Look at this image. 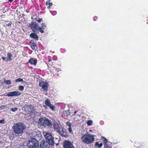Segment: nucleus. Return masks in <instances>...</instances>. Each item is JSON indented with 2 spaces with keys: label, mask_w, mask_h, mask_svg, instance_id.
<instances>
[{
  "label": "nucleus",
  "mask_w": 148,
  "mask_h": 148,
  "mask_svg": "<svg viewBox=\"0 0 148 148\" xmlns=\"http://www.w3.org/2000/svg\"><path fill=\"white\" fill-rule=\"evenodd\" d=\"M41 137L38 135H36L34 138H31L29 140L28 145L29 148H39L38 140L41 139Z\"/></svg>",
  "instance_id": "obj_1"
},
{
  "label": "nucleus",
  "mask_w": 148,
  "mask_h": 148,
  "mask_svg": "<svg viewBox=\"0 0 148 148\" xmlns=\"http://www.w3.org/2000/svg\"><path fill=\"white\" fill-rule=\"evenodd\" d=\"M95 136V135H91L87 132L82 136L81 139L83 143L87 144H90L94 141Z\"/></svg>",
  "instance_id": "obj_2"
},
{
  "label": "nucleus",
  "mask_w": 148,
  "mask_h": 148,
  "mask_svg": "<svg viewBox=\"0 0 148 148\" xmlns=\"http://www.w3.org/2000/svg\"><path fill=\"white\" fill-rule=\"evenodd\" d=\"M26 128V127L22 123H16L12 126L13 131L16 134L19 135L23 132V130Z\"/></svg>",
  "instance_id": "obj_3"
},
{
  "label": "nucleus",
  "mask_w": 148,
  "mask_h": 148,
  "mask_svg": "<svg viewBox=\"0 0 148 148\" xmlns=\"http://www.w3.org/2000/svg\"><path fill=\"white\" fill-rule=\"evenodd\" d=\"M45 137L46 140L48 142L51 144V145H53L54 144H55L56 145H59V143H56V139L58 140V138H55V140H54V137L52 136V135L50 134L48 132L46 133L45 135Z\"/></svg>",
  "instance_id": "obj_4"
},
{
  "label": "nucleus",
  "mask_w": 148,
  "mask_h": 148,
  "mask_svg": "<svg viewBox=\"0 0 148 148\" xmlns=\"http://www.w3.org/2000/svg\"><path fill=\"white\" fill-rule=\"evenodd\" d=\"M38 123L41 126L46 127L50 126L52 124V123L50 120L46 117H44L39 118Z\"/></svg>",
  "instance_id": "obj_5"
},
{
  "label": "nucleus",
  "mask_w": 148,
  "mask_h": 148,
  "mask_svg": "<svg viewBox=\"0 0 148 148\" xmlns=\"http://www.w3.org/2000/svg\"><path fill=\"white\" fill-rule=\"evenodd\" d=\"M29 27L34 33H37L39 26L38 24L35 22L32 21L29 24Z\"/></svg>",
  "instance_id": "obj_6"
},
{
  "label": "nucleus",
  "mask_w": 148,
  "mask_h": 148,
  "mask_svg": "<svg viewBox=\"0 0 148 148\" xmlns=\"http://www.w3.org/2000/svg\"><path fill=\"white\" fill-rule=\"evenodd\" d=\"M57 132L62 137L66 138L69 136L66 129L63 127H61Z\"/></svg>",
  "instance_id": "obj_7"
},
{
  "label": "nucleus",
  "mask_w": 148,
  "mask_h": 148,
  "mask_svg": "<svg viewBox=\"0 0 148 148\" xmlns=\"http://www.w3.org/2000/svg\"><path fill=\"white\" fill-rule=\"evenodd\" d=\"M63 146L64 148H75L73 143L69 140H66L63 142Z\"/></svg>",
  "instance_id": "obj_8"
},
{
  "label": "nucleus",
  "mask_w": 148,
  "mask_h": 148,
  "mask_svg": "<svg viewBox=\"0 0 148 148\" xmlns=\"http://www.w3.org/2000/svg\"><path fill=\"white\" fill-rule=\"evenodd\" d=\"M39 86L42 87L44 91H47L49 86V84L47 82L45 81H41L40 82H39Z\"/></svg>",
  "instance_id": "obj_9"
},
{
  "label": "nucleus",
  "mask_w": 148,
  "mask_h": 148,
  "mask_svg": "<svg viewBox=\"0 0 148 148\" xmlns=\"http://www.w3.org/2000/svg\"><path fill=\"white\" fill-rule=\"evenodd\" d=\"M21 93L19 91H12L8 92L7 95L5 93L4 94V96H8V97L17 96L21 95Z\"/></svg>",
  "instance_id": "obj_10"
},
{
  "label": "nucleus",
  "mask_w": 148,
  "mask_h": 148,
  "mask_svg": "<svg viewBox=\"0 0 148 148\" xmlns=\"http://www.w3.org/2000/svg\"><path fill=\"white\" fill-rule=\"evenodd\" d=\"M51 144L47 140H43L40 142V148H49Z\"/></svg>",
  "instance_id": "obj_11"
},
{
  "label": "nucleus",
  "mask_w": 148,
  "mask_h": 148,
  "mask_svg": "<svg viewBox=\"0 0 148 148\" xmlns=\"http://www.w3.org/2000/svg\"><path fill=\"white\" fill-rule=\"evenodd\" d=\"M45 103L46 106L44 105V107L45 108H47L46 106H48L50 109L53 111H54L55 109V107L50 102V101L48 99H46L45 101Z\"/></svg>",
  "instance_id": "obj_12"
},
{
  "label": "nucleus",
  "mask_w": 148,
  "mask_h": 148,
  "mask_svg": "<svg viewBox=\"0 0 148 148\" xmlns=\"http://www.w3.org/2000/svg\"><path fill=\"white\" fill-rule=\"evenodd\" d=\"M50 126H51L52 128H53L54 130L57 132L60 129V128L61 127L59 126V125L58 123L55 121L53 122V123H52Z\"/></svg>",
  "instance_id": "obj_13"
},
{
  "label": "nucleus",
  "mask_w": 148,
  "mask_h": 148,
  "mask_svg": "<svg viewBox=\"0 0 148 148\" xmlns=\"http://www.w3.org/2000/svg\"><path fill=\"white\" fill-rule=\"evenodd\" d=\"M7 58L3 57H2V60L5 62L9 61H11L12 60V58L13 57L12 54L10 52H8L7 53Z\"/></svg>",
  "instance_id": "obj_14"
},
{
  "label": "nucleus",
  "mask_w": 148,
  "mask_h": 148,
  "mask_svg": "<svg viewBox=\"0 0 148 148\" xmlns=\"http://www.w3.org/2000/svg\"><path fill=\"white\" fill-rule=\"evenodd\" d=\"M31 48L33 50H36L38 49L37 44L33 40H31L29 43Z\"/></svg>",
  "instance_id": "obj_15"
},
{
  "label": "nucleus",
  "mask_w": 148,
  "mask_h": 148,
  "mask_svg": "<svg viewBox=\"0 0 148 148\" xmlns=\"http://www.w3.org/2000/svg\"><path fill=\"white\" fill-rule=\"evenodd\" d=\"M37 60L36 59H34L33 58H31L29 60L28 63H30L31 64H33L36 65L37 63Z\"/></svg>",
  "instance_id": "obj_16"
},
{
  "label": "nucleus",
  "mask_w": 148,
  "mask_h": 148,
  "mask_svg": "<svg viewBox=\"0 0 148 148\" xmlns=\"http://www.w3.org/2000/svg\"><path fill=\"white\" fill-rule=\"evenodd\" d=\"M35 33H32L30 35V37L36 40H38V37Z\"/></svg>",
  "instance_id": "obj_17"
},
{
  "label": "nucleus",
  "mask_w": 148,
  "mask_h": 148,
  "mask_svg": "<svg viewBox=\"0 0 148 148\" xmlns=\"http://www.w3.org/2000/svg\"><path fill=\"white\" fill-rule=\"evenodd\" d=\"M66 124L67 125L69 126V128H68V130L69 132L71 134H73V133L71 127V123L69 122H66Z\"/></svg>",
  "instance_id": "obj_18"
},
{
  "label": "nucleus",
  "mask_w": 148,
  "mask_h": 148,
  "mask_svg": "<svg viewBox=\"0 0 148 148\" xmlns=\"http://www.w3.org/2000/svg\"><path fill=\"white\" fill-rule=\"evenodd\" d=\"M70 114V110H67L65 111V112H64L62 114V116L64 117H68Z\"/></svg>",
  "instance_id": "obj_19"
},
{
  "label": "nucleus",
  "mask_w": 148,
  "mask_h": 148,
  "mask_svg": "<svg viewBox=\"0 0 148 148\" xmlns=\"http://www.w3.org/2000/svg\"><path fill=\"white\" fill-rule=\"evenodd\" d=\"M50 1V0H48V1H46L45 3L46 5H49L47 7V9L48 10H50L51 9V6L53 5L52 3L49 2Z\"/></svg>",
  "instance_id": "obj_20"
},
{
  "label": "nucleus",
  "mask_w": 148,
  "mask_h": 148,
  "mask_svg": "<svg viewBox=\"0 0 148 148\" xmlns=\"http://www.w3.org/2000/svg\"><path fill=\"white\" fill-rule=\"evenodd\" d=\"M103 144L102 143H99V142H96L95 144V146L97 148H101L103 146Z\"/></svg>",
  "instance_id": "obj_21"
},
{
  "label": "nucleus",
  "mask_w": 148,
  "mask_h": 148,
  "mask_svg": "<svg viewBox=\"0 0 148 148\" xmlns=\"http://www.w3.org/2000/svg\"><path fill=\"white\" fill-rule=\"evenodd\" d=\"M81 116L80 115L77 114L76 116L74 118L75 121H79L81 119Z\"/></svg>",
  "instance_id": "obj_22"
},
{
  "label": "nucleus",
  "mask_w": 148,
  "mask_h": 148,
  "mask_svg": "<svg viewBox=\"0 0 148 148\" xmlns=\"http://www.w3.org/2000/svg\"><path fill=\"white\" fill-rule=\"evenodd\" d=\"M101 139L102 140L104 144H107L108 140L105 137L102 136L101 137Z\"/></svg>",
  "instance_id": "obj_23"
},
{
  "label": "nucleus",
  "mask_w": 148,
  "mask_h": 148,
  "mask_svg": "<svg viewBox=\"0 0 148 148\" xmlns=\"http://www.w3.org/2000/svg\"><path fill=\"white\" fill-rule=\"evenodd\" d=\"M49 68V70L51 73H54V72L56 71V69L54 66H52Z\"/></svg>",
  "instance_id": "obj_24"
},
{
  "label": "nucleus",
  "mask_w": 148,
  "mask_h": 148,
  "mask_svg": "<svg viewBox=\"0 0 148 148\" xmlns=\"http://www.w3.org/2000/svg\"><path fill=\"white\" fill-rule=\"evenodd\" d=\"M43 30L44 29H43L41 27H39L38 28V30L36 33H38L39 32L41 34L43 33L44 32Z\"/></svg>",
  "instance_id": "obj_25"
},
{
  "label": "nucleus",
  "mask_w": 148,
  "mask_h": 148,
  "mask_svg": "<svg viewBox=\"0 0 148 148\" xmlns=\"http://www.w3.org/2000/svg\"><path fill=\"white\" fill-rule=\"evenodd\" d=\"M47 27V26L45 23H42L41 24V27L44 30Z\"/></svg>",
  "instance_id": "obj_26"
},
{
  "label": "nucleus",
  "mask_w": 148,
  "mask_h": 148,
  "mask_svg": "<svg viewBox=\"0 0 148 148\" xmlns=\"http://www.w3.org/2000/svg\"><path fill=\"white\" fill-rule=\"evenodd\" d=\"M15 81L16 82H23V79L19 78H18L16 79Z\"/></svg>",
  "instance_id": "obj_27"
},
{
  "label": "nucleus",
  "mask_w": 148,
  "mask_h": 148,
  "mask_svg": "<svg viewBox=\"0 0 148 148\" xmlns=\"http://www.w3.org/2000/svg\"><path fill=\"white\" fill-rule=\"evenodd\" d=\"M93 123L92 121L91 120H88L87 122V123L88 125H92V123Z\"/></svg>",
  "instance_id": "obj_28"
},
{
  "label": "nucleus",
  "mask_w": 148,
  "mask_h": 148,
  "mask_svg": "<svg viewBox=\"0 0 148 148\" xmlns=\"http://www.w3.org/2000/svg\"><path fill=\"white\" fill-rule=\"evenodd\" d=\"M24 87L23 86H20L18 87V89L21 91H23L24 89Z\"/></svg>",
  "instance_id": "obj_29"
},
{
  "label": "nucleus",
  "mask_w": 148,
  "mask_h": 148,
  "mask_svg": "<svg viewBox=\"0 0 148 148\" xmlns=\"http://www.w3.org/2000/svg\"><path fill=\"white\" fill-rule=\"evenodd\" d=\"M5 83L7 85H10L11 84L10 80H5Z\"/></svg>",
  "instance_id": "obj_30"
},
{
  "label": "nucleus",
  "mask_w": 148,
  "mask_h": 148,
  "mask_svg": "<svg viewBox=\"0 0 148 148\" xmlns=\"http://www.w3.org/2000/svg\"><path fill=\"white\" fill-rule=\"evenodd\" d=\"M17 109L18 108L16 107H14L11 108L10 110L12 112H15L16 111Z\"/></svg>",
  "instance_id": "obj_31"
},
{
  "label": "nucleus",
  "mask_w": 148,
  "mask_h": 148,
  "mask_svg": "<svg viewBox=\"0 0 148 148\" xmlns=\"http://www.w3.org/2000/svg\"><path fill=\"white\" fill-rule=\"evenodd\" d=\"M104 148H112L111 146L108 145L107 144H104Z\"/></svg>",
  "instance_id": "obj_32"
},
{
  "label": "nucleus",
  "mask_w": 148,
  "mask_h": 148,
  "mask_svg": "<svg viewBox=\"0 0 148 148\" xmlns=\"http://www.w3.org/2000/svg\"><path fill=\"white\" fill-rule=\"evenodd\" d=\"M35 19L37 21L40 23L41 22L43 21V19L42 18H39L38 19H36V18H35Z\"/></svg>",
  "instance_id": "obj_33"
},
{
  "label": "nucleus",
  "mask_w": 148,
  "mask_h": 148,
  "mask_svg": "<svg viewBox=\"0 0 148 148\" xmlns=\"http://www.w3.org/2000/svg\"><path fill=\"white\" fill-rule=\"evenodd\" d=\"M5 123L4 119H2L0 120V123L4 124Z\"/></svg>",
  "instance_id": "obj_34"
},
{
  "label": "nucleus",
  "mask_w": 148,
  "mask_h": 148,
  "mask_svg": "<svg viewBox=\"0 0 148 148\" xmlns=\"http://www.w3.org/2000/svg\"><path fill=\"white\" fill-rule=\"evenodd\" d=\"M6 107V106H5V105H2L1 106H0V109L1 108L2 109H3Z\"/></svg>",
  "instance_id": "obj_35"
},
{
  "label": "nucleus",
  "mask_w": 148,
  "mask_h": 148,
  "mask_svg": "<svg viewBox=\"0 0 148 148\" xmlns=\"http://www.w3.org/2000/svg\"><path fill=\"white\" fill-rule=\"evenodd\" d=\"M12 22H10L8 24H6V25L7 26H9L11 25Z\"/></svg>",
  "instance_id": "obj_36"
},
{
  "label": "nucleus",
  "mask_w": 148,
  "mask_h": 148,
  "mask_svg": "<svg viewBox=\"0 0 148 148\" xmlns=\"http://www.w3.org/2000/svg\"><path fill=\"white\" fill-rule=\"evenodd\" d=\"M98 19V17L97 16H95L93 17V20L95 21L97 20Z\"/></svg>",
  "instance_id": "obj_37"
},
{
  "label": "nucleus",
  "mask_w": 148,
  "mask_h": 148,
  "mask_svg": "<svg viewBox=\"0 0 148 148\" xmlns=\"http://www.w3.org/2000/svg\"><path fill=\"white\" fill-rule=\"evenodd\" d=\"M5 15L4 14H2L1 15V18H5Z\"/></svg>",
  "instance_id": "obj_38"
},
{
  "label": "nucleus",
  "mask_w": 148,
  "mask_h": 148,
  "mask_svg": "<svg viewBox=\"0 0 148 148\" xmlns=\"http://www.w3.org/2000/svg\"><path fill=\"white\" fill-rule=\"evenodd\" d=\"M56 71L58 72L59 71H61V70L60 69H56Z\"/></svg>",
  "instance_id": "obj_39"
},
{
  "label": "nucleus",
  "mask_w": 148,
  "mask_h": 148,
  "mask_svg": "<svg viewBox=\"0 0 148 148\" xmlns=\"http://www.w3.org/2000/svg\"><path fill=\"white\" fill-rule=\"evenodd\" d=\"M56 143H59V141H60V139L59 140V139H58V140H57V139H56Z\"/></svg>",
  "instance_id": "obj_40"
},
{
  "label": "nucleus",
  "mask_w": 148,
  "mask_h": 148,
  "mask_svg": "<svg viewBox=\"0 0 148 148\" xmlns=\"http://www.w3.org/2000/svg\"><path fill=\"white\" fill-rule=\"evenodd\" d=\"M52 61V60L51 58H49V59L48 60V61L49 62H51V61Z\"/></svg>",
  "instance_id": "obj_41"
},
{
  "label": "nucleus",
  "mask_w": 148,
  "mask_h": 148,
  "mask_svg": "<svg viewBox=\"0 0 148 148\" xmlns=\"http://www.w3.org/2000/svg\"><path fill=\"white\" fill-rule=\"evenodd\" d=\"M77 111H75L74 112V114H73V116H75V115L77 113Z\"/></svg>",
  "instance_id": "obj_42"
},
{
  "label": "nucleus",
  "mask_w": 148,
  "mask_h": 148,
  "mask_svg": "<svg viewBox=\"0 0 148 148\" xmlns=\"http://www.w3.org/2000/svg\"><path fill=\"white\" fill-rule=\"evenodd\" d=\"M147 23L148 24V20H147Z\"/></svg>",
  "instance_id": "obj_43"
}]
</instances>
